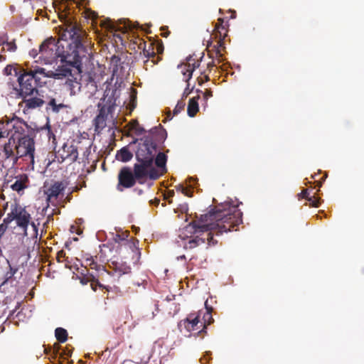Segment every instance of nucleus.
Returning <instances> with one entry per match:
<instances>
[{
    "label": "nucleus",
    "instance_id": "obj_1",
    "mask_svg": "<svg viewBox=\"0 0 364 364\" xmlns=\"http://www.w3.org/2000/svg\"><path fill=\"white\" fill-rule=\"evenodd\" d=\"M63 13L59 14V18L63 24L60 26L61 32L60 33V40L64 41H70L67 46L70 47L68 51L63 50L60 48V41H56L53 37L46 39L39 46L40 56L38 60L43 62L45 64H52L58 58L60 61L65 63L66 65L70 68L74 75L80 76L82 72V55H85L86 48L82 44V39L85 33L80 29L79 26L73 22V16L69 9V6L73 3L77 5L75 0H63Z\"/></svg>",
    "mask_w": 364,
    "mask_h": 364
},
{
    "label": "nucleus",
    "instance_id": "obj_2",
    "mask_svg": "<svg viewBox=\"0 0 364 364\" xmlns=\"http://www.w3.org/2000/svg\"><path fill=\"white\" fill-rule=\"evenodd\" d=\"M136 163L133 171L139 183H144L147 178L156 180L167 171V156L164 152L156 154L155 143L149 137L138 144L135 153Z\"/></svg>",
    "mask_w": 364,
    "mask_h": 364
},
{
    "label": "nucleus",
    "instance_id": "obj_3",
    "mask_svg": "<svg viewBox=\"0 0 364 364\" xmlns=\"http://www.w3.org/2000/svg\"><path fill=\"white\" fill-rule=\"evenodd\" d=\"M200 216L202 222L207 223L210 230L215 232L216 235L237 231L242 223V213L238 205H231L228 202L215 206Z\"/></svg>",
    "mask_w": 364,
    "mask_h": 364
},
{
    "label": "nucleus",
    "instance_id": "obj_4",
    "mask_svg": "<svg viewBox=\"0 0 364 364\" xmlns=\"http://www.w3.org/2000/svg\"><path fill=\"white\" fill-rule=\"evenodd\" d=\"M180 237L183 240V247L185 250H193L202 245L206 247L214 246L217 240L213 238V233L208 228V225L202 222L201 216L188 224L182 230Z\"/></svg>",
    "mask_w": 364,
    "mask_h": 364
},
{
    "label": "nucleus",
    "instance_id": "obj_5",
    "mask_svg": "<svg viewBox=\"0 0 364 364\" xmlns=\"http://www.w3.org/2000/svg\"><path fill=\"white\" fill-rule=\"evenodd\" d=\"M73 76L72 70L70 68H64L62 73H55L52 70L46 73L45 68H37L35 70H31L27 71L23 68L21 73L17 77V82L19 85V89L13 86L14 91H38V87H41L43 84L46 83L45 81L42 80V76L43 78L46 77H53L60 78V76Z\"/></svg>",
    "mask_w": 364,
    "mask_h": 364
},
{
    "label": "nucleus",
    "instance_id": "obj_6",
    "mask_svg": "<svg viewBox=\"0 0 364 364\" xmlns=\"http://www.w3.org/2000/svg\"><path fill=\"white\" fill-rule=\"evenodd\" d=\"M31 215L26 207L16 203L11 207V212L6 217V223H11L15 220L17 227L23 231V236L33 241V245L38 242V225L31 220Z\"/></svg>",
    "mask_w": 364,
    "mask_h": 364
},
{
    "label": "nucleus",
    "instance_id": "obj_7",
    "mask_svg": "<svg viewBox=\"0 0 364 364\" xmlns=\"http://www.w3.org/2000/svg\"><path fill=\"white\" fill-rule=\"evenodd\" d=\"M124 65L126 67L128 66V63L122 61L119 57L113 55L111 58L109 68L112 70V76L110 78L107 77V80L103 82L100 90L103 91H121L122 90L126 89L127 83L124 82L122 77H119V75H124V70L125 69ZM128 84L129 87L127 88V90L136 91L132 87L130 83Z\"/></svg>",
    "mask_w": 364,
    "mask_h": 364
},
{
    "label": "nucleus",
    "instance_id": "obj_8",
    "mask_svg": "<svg viewBox=\"0 0 364 364\" xmlns=\"http://www.w3.org/2000/svg\"><path fill=\"white\" fill-rule=\"evenodd\" d=\"M17 143H16V151L17 157L16 161H18L20 158L27 157L29 159V166L31 170L34 169L35 164V141L29 134L23 135L21 137H16Z\"/></svg>",
    "mask_w": 364,
    "mask_h": 364
},
{
    "label": "nucleus",
    "instance_id": "obj_9",
    "mask_svg": "<svg viewBox=\"0 0 364 364\" xmlns=\"http://www.w3.org/2000/svg\"><path fill=\"white\" fill-rule=\"evenodd\" d=\"M67 188V183L63 181H50L46 182L43 186V193L46 196V200L49 205L56 206L58 199L64 196V191Z\"/></svg>",
    "mask_w": 364,
    "mask_h": 364
},
{
    "label": "nucleus",
    "instance_id": "obj_10",
    "mask_svg": "<svg viewBox=\"0 0 364 364\" xmlns=\"http://www.w3.org/2000/svg\"><path fill=\"white\" fill-rule=\"evenodd\" d=\"M228 24H224L223 18H219L213 31V33L211 34V38L215 39L216 41V43L213 44V41H210V42H212L213 53L215 54L216 57L219 60H220V58L222 56V51L225 50L224 40L228 36Z\"/></svg>",
    "mask_w": 364,
    "mask_h": 364
},
{
    "label": "nucleus",
    "instance_id": "obj_11",
    "mask_svg": "<svg viewBox=\"0 0 364 364\" xmlns=\"http://www.w3.org/2000/svg\"><path fill=\"white\" fill-rule=\"evenodd\" d=\"M136 181L137 178L135 176L134 171H132L129 166H124L118 173L117 189L122 191L123 188H132L136 184Z\"/></svg>",
    "mask_w": 364,
    "mask_h": 364
},
{
    "label": "nucleus",
    "instance_id": "obj_12",
    "mask_svg": "<svg viewBox=\"0 0 364 364\" xmlns=\"http://www.w3.org/2000/svg\"><path fill=\"white\" fill-rule=\"evenodd\" d=\"M203 311H198L197 312L189 314L186 318L180 322V325L183 326L188 332L196 331V334L203 338L205 334L198 333V331L203 328V326H200V317Z\"/></svg>",
    "mask_w": 364,
    "mask_h": 364
},
{
    "label": "nucleus",
    "instance_id": "obj_13",
    "mask_svg": "<svg viewBox=\"0 0 364 364\" xmlns=\"http://www.w3.org/2000/svg\"><path fill=\"white\" fill-rule=\"evenodd\" d=\"M207 49H208V55L209 58L210 59V61H209L206 63V67H207L206 70H204L201 73V76H200L198 78L199 85H201L204 82V80H205V81L209 80L208 75L207 73L208 70L209 72H210L213 68H217L218 64L220 63L222 61L224 60V58H223V55H224L223 52L224 51H222V56L220 58V60H219L216 57L215 53L213 54V53H214V52H213V47H212V42H208Z\"/></svg>",
    "mask_w": 364,
    "mask_h": 364
},
{
    "label": "nucleus",
    "instance_id": "obj_14",
    "mask_svg": "<svg viewBox=\"0 0 364 364\" xmlns=\"http://www.w3.org/2000/svg\"><path fill=\"white\" fill-rule=\"evenodd\" d=\"M116 92H104L103 97L101 98L98 104L100 109H104L107 114H110V117L113 120V111L117 106L116 101L117 97L115 96Z\"/></svg>",
    "mask_w": 364,
    "mask_h": 364
},
{
    "label": "nucleus",
    "instance_id": "obj_15",
    "mask_svg": "<svg viewBox=\"0 0 364 364\" xmlns=\"http://www.w3.org/2000/svg\"><path fill=\"white\" fill-rule=\"evenodd\" d=\"M58 154L62 161L67 160L69 163L72 164L77 159V148L74 144H64L62 148L58 151Z\"/></svg>",
    "mask_w": 364,
    "mask_h": 364
},
{
    "label": "nucleus",
    "instance_id": "obj_16",
    "mask_svg": "<svg viewBox=\"0 0 364 364\" xmlns=\"http://www.w3.org/2000/svg\"><path fill=\"white\" fill-rule=\"evenodd\" d=\"M213 307L208 306V300L205 302V309H201L203 313L200 317V326H203L200 331H198V334H206V328L208 325H210L214 322V319L212 316Z\"/></svg>",
    "mask_w": 364,
    "mask_h": 364
},
{
    "label": "nucleus",
    "instance_id": "obj_17",
    "mask_svg": "<svg viewBox=\"0 0 364 364\" xmlns=\"http://www.w3.org/2000/svg\"><path fill=\"white\" fill-rule=\"evenodd\" d=\"M16 147V140H14V136H11L9 139L8 142L4 144L3 149L5 159H11L12 161L13 165L18 162V161H16L15 159V158L17 157Z\"/></svg>",
    "mask_w": 364,
    "mask_h": 364
},
{
    "label": "nucleus",
    "instance_id": "obj_18",
    "mask_svg": "<svg viewBox=\"0 0 364 364\" xmlns=\"http://www.w3.org/2000/svg\"><path fill=\"white\" fill-rule=\"evenodd\" d=\"M151 138L154 143H155L157 147V143H163L166 137V131L161 126L156 127L151 129L150 133L148 136H145L143 139H141L140 142H142L146 138Z\"/></svg>",
    "mask_w": 364,
    "mask_h": 364
},
{
    "label": "nucleus",
    "instance_id": "obj_19",
    "mask_svg": "<svg viewBox=\"0 0 364 364\" xmlns=\"http://www.w3.org/2000/svg\"><path fill=\"white\" fill-rule=\"evenodd\" d=\"M191 61V60H188ZM196 68L195 64H191L188 62V64L182 65L180 66L181 72L183 74V80L187 82L186 87L184 91H193L194 87L190 88V80L191 79L193 72Z\"/></svg>",
    "mask_w": 364,
    "mask_h": 364
},
{
    "label": "nucleus",
    "instance_id": "obj_20",
    "mask_svg": "<svg viewBox=\"0 0 364 364\" xmlns=\"http://www.w3.org/2000/svg\"><path fill=\"white\" fill-rule=\"evenodd\" d=\"M12 121L14 122L12 129L14 133L11 136L14 137V140L16 139V137H21L26 135V131L28 129L27 123L20 118L13 119Z\"/></svg>",
    "mask_w": 364,
    "mask_h": 364
},
{
    "label": "nucleus",
    "instance_id": "obj_21",
    "mask_svg": "<svg viewBox=\"0 0 364 364\" xmlns=\"http://www.w3.org/2000/svg\"><path fill=\"white\" fill-rule=\"evenodd\" d=\"M29 182V178L26 174H19L15 177V181L11 185V188L20 193L28 187Z\"/></svg>",
    "mask_w": 364,
    "mask_h": 364
},
{
    "label": "nucleus",
    "instance_id": "obj_22",
    "mask_svg": "<svg viewBox=\"0 0 364 364\" xmlns=\"http://www.w3.org/2000/svg\"><path fill=\"white\" fill-rule=\"evenodd\" d=\"M109 115H110V114H107L104 109H99V114L96 116L93 122L96 132H101V131L107 127V121Z\"/></svg>",
    "mask_w": 364,
    "mask_h": 364
},
{
    "label": "nucleus",
    "instance_id": "obj_23",
    "mask_svg": "<svg viewBox=\"0 0 364 364\" xmlns=\"http://www.w3.org/2000/svg\"><path fill=\"white\" fill-rule=\"evenodd\" d=\"M115 272H119L120 274H128L131 272V267L127 264V262L122 260H111L109 264Z\"/></svg>",
    "mask_w": 364,
    "mask_h": 364
},
{
    "label": "nucleus",
    "instance_id": "obj_24",
    "mask_svg": "<svg viewBox=\"0 0 364 364\" xmlns=\"http://www.w3.org/2000/svg\"><path fill=\"white\" fill-rule=\"evenodd\" d=\"M23 102L25 104V107L28 109H36L41 107L44 104V101L41 98L37 97L24 99Z\"/></svg>",
    "mask_w": 364,
    "mask_h": 364
},
{
    "label": "nucleus",
    "instance_id": "obj_25",
    "mask_svg": "<svg viewBox=\"0 0 364 364\" xmlns=\"http://www.w3.org/2000/svg\"><path fill=\"white\" fill-rule=\"evenodd\" d=\"M199 99V96L193 97L189 100L188 107H187V113L188 115L191 117H193L199 110L198 100Z\"/></svg>",
    "mask_w": 364,
    "mask_h": 364
},
{
    "label": "nucleus",
    "instance_id": "obj_26",
    "mask_svg": "<svg viewBox=\"0 0 364 364\" xmlns=\"http://www.w3.org/2000/svg\"><path fill=\"white\" fill-rule=\"evenodd\" d=\"M116 157L119 161L128 162L132 159L133 154L127 146H124L117 151Z\"/></svg>",
    "mask_w": 364,
    "mask_h": 364
},
{
    "label": "nucleus",
    "instance_id": "obj_27",
    "mask_svg": "<svg viewBox=\"0 0 364 364\" xmlns=\"http://www.w3.org/2000/svg\"><path fill=\"white\" fill-rule=\"evenodd\" d=\"M63 102L64 100L55 97L50 99L48 105L52 107V109L54 112H58L60 109L68 107L67 105H65Z\"/></svg>",
    "mask_w": 364,
    "mask_h": 364
},
{
    "label": "nucleus",
    "instance_id": "obj_28",
    "mask_svg": "<svg viewBox=\"0 0 364 364\" xmlns=\"http://www.w3.org/2000/svg\"><path fill=\"white\" fill-rule=\"evenodd\" d=\"M84 265L85 268L89 267L92 269H95L96 271H100L101 269H103V267L98 264L92 257L85 258L84 260Z\"/></svg>",
    "mask_w": 364,
    "mask_h": 364
},
{
    "label": "nucleus",
    "instance_id": "obj_29",
    "mask_svg": "<svg viewBox=\"0 0 364 364\" xmlns=\"http://www.w3.org/2000/svg\"><path fill=\"white\" fill-rule=\"evenodd\" d=\"M22 69L23 68H21L14 67L12 65H7L4 68L3 73L5 75L7 76L12 75L13 74H14L15 76L18 77L20 73H21Z\"/></svg>",
    "mask_w": 364,
    "mask_h": 364
},
{
    "label": "nucleus",
    "instance_id": "obj_30",
    "mask_svg": "<svg viewBox=\"0 0 364 364\" xmlns=\"http://www.w3.org/2000/svg\"><path fill=\"white\" fill-rule=\"evenodd\" d=\"M55 336L60 343H65L68 339L67 331L60 327H58L55 330Z\"/></svg>",
    "mask_w": 364,
    "mask_h": 364
},
{
    "label": "nucleus",
    "instance_id": "obj_31",
    "mask_svg": "<svg viewBox=\"0 0 364 364\" xmlns=\"http://www.w3.org/2000/svg\"><path fill=\"white\" fill-rule=\"evenodd\" d=\"M191 92L183 93L182 99L179 100L173 109V115H176L180 113L185 107L186 103L184 99H186Z\"/></svg>",
    "mask_w": 364,
    "mask_h": 364
},
{
    "label": "nucleus",
    "instance_id": "obj_32",
    "mask_svg": "<svg viewBox=\"0 0 364 364\" xmlns=\"http://www.w3.org/2000/svg\"><path fill=\"white\" fill-rule=\"evenodd\" d=\"M137 92H130L129 95V101L127 106V108L130 110V112H132L137 105V97H136Z\"/></svg>",
    "mask_w": 364,
    "mask_h": 364
},
{
    "label": "nucleus",
    "instance_id": "obj_33",
    "mask_svg": "<svg viewBox=\"0 0 364 364\" xmlns=\"http://www.w3.org/2000/svg\"><path fill=\"white\" fill-rule=\"evenodd\" d=\"M41 130H44L46 132V135H47L49 141L50 139H52L53 144H55V141H56L55 136L53 134V132H52L50 126L48 124H46L45 127H42Z\"/></svg>",
    "mask_w": 364,
    "mask_h": 364
},
{
    "label": "nucleus",
    "instance_id": "obj_34",
    "mask_svg": "<svg viewBox=\"0 0 364 364\" xmlns=\"http://www.w3.org/2000/svg\"><path fill=\"white\" fill-rule=\"evenodd\" d=\"M6 46V50L7 51H9V52H14L17 49V46L16 44L15 43L14 41H12V42H8L7 41H6L5 44ZM2 50L4 51L5 50V48L4 47L2 48Z\"/></svg>",
    "mask_w": 364,
    "mask_h": 364
},
{
    "label": "nucleus",
    "instance_id": "obj_35",
    "mask_svg": "<svg viewBox=\"0 0 364 364\" xmlns=\"http://www.w3.org/2000/svg\"><path fill=\"white\" fill-rule=\"evenodd\" d=\"M142 46H144L143 47V52H144V55L145 56H146L148 58H150V57L155 58L156 57V54H155V53L154 51L149 52V50H146V48H145L146 43L145 42L140 43V44L139 46V48H141Z\"/></svg>",
    "mask_w": 364,
    "mask_h": 364
},
{
    "label": "nucleus",
    "instance_id": "obj_36",
    "mask_svg": "<svg viewBox=\"0 0 364 364\" xmlns=\"http://www.w3.org/2000/svg\"><path fill=\"white\" fill-rule=\"evenodd\" d=\"M77 77H75V80L68 79L66 82V83L70 86V90H74L75 88H77L78 90L80 89V83L77 81Z\"/></svg>",
    "mask_w": 364,
    "mask_h": 364
},
{
    "label": "nucleus",
    "instance_id": "obj_37",
    "mask_svg": "<svg viewBox=\"0 0 364 364\" xmlns=\"http://www.w3.org/2000/svg\"><path fill=\"white\" fill-rule=\"evenodd\" d=\"M307 200L310 203V205L312 207L317 208L320 205V198L314 196H310Z\"/></svg>",
    "mask_w": 364,
    "mask_h": 364
},
{
    "label": "nucleus",
    "instance_id": "obj_38",
    "mask_svg": "<svg viewBox=\"0 0 364 364\" xmlns=\"http://www.w3.org/2000/svg\"><path fill=\"white\" fill-rule=\"evenodd\" d=\"M91 277H92V279H91V284H90V286H91V288L93 291H96L97 290V287H104L97 280H96L94 277V276H92L91 274Z\"/></svg>",
    "mask_w": 364,
    "mask_h": 364
},
{
    "label": "nucleus",
    "instance_id": "obj_39",
    "mask_svg": "<svg viewBox=\"0 0 364 364\" xmlns=\"http://www.w3.org/2000/svg\"><path fill=\"white\" fill-rule=\"evenodd\" d=\"M65 252L63 250H60L57 253L56 259L58 262H63L66 260Z\"/></svg>",
    "mask_w": 364,
    "mask_h": 364
},
{
    "label": "nucleus",
    "instance_id": "obj_40",
    "mask_svg": "<svg viewBox=\"0 0 364 364\" xmlns=\"http://www.w3.org/2000/svg\"><path fill=\"white\" fill-rule=\"evenodd\" d=\"M10 223H6V218L4 219L3 223L0 225V235H3L7 230L8 225Z\"/></svg>",
    "mask_w": 364,
    "mask_h": 364
},
{
    "label": "nucleus",
    "instance_id": "obj_41",
    "mask_svg": "<svg viewBox=\"0 0 364 364\" xmlns=\"http://www.w3.org/2000/svg\"><path fill=\"white\" fill-rule=\"evenodd\" d=\"M82 274L83 275V277L80 279V282L82 284H87L89 282H91V279H92L91 275L87 276V274H85L84 273H82Z\"/></svg>",
    "mask_w": 364,
    "mask_h": 364
},
{
    "label": "nucleus",
    "instance_id": "obj_42",
    "mask_svg": "<svg viewBox=\"0 0 364 364\" xmlns=\"http://www.w3.org/2000/svg\"><path fill=\"white\" fill-rule=\"evenodd\" d=\"M132 125V129H136L139 133H141L142 132L144 131V129L139 127V124L136 120L133 121Z\"/></svg>",
    "mask_w": 364,
    "mask_h": 364
},
{
    "label": "nucleus",
    "instance_id": "obj_43",
    "mask_svg": "<svg viewBox=\"0 0 364 364\" xmlns=\"http://www.w3.org/2000/svg\"><path fill=\"white\" fill-rule=\"evenodd\" d=\"M299 197H301L303 198H305L306 200L309 199V198L310 197L309 196V190L308 189H304L299 194Z\"/></svg>",
    "mask_w": 364,
    "mask_h": 364
},
{
    "label": "nucleus",
    "instance_id": "obj_44",
    "mask_svg": "<svg viewBox=\"0 0 364 364\" xmlns=\"http://www.w3.org/2000/svg\"><path fill=\"white\" fill-rule=\"evenodd\" d=\"M161 31H162L161 35L164 38H167L170 34V31L168 30V26H162L161 28Z\"/></svg>",
    "mask_w": 364,
    "mask_h": 364
},
{
    "label": "nucleus",
    "instance_id": "obj_45",
    "mask_svg": "<svg viewBox=\"0 0 364 364\" xmlns=\"http://www.w3.org/2000/svg\"><path fill=\"white\" fill-rule=\"evenodd\" d=\"M7 40L8 36L6 33L0 34V46L4 45Z\"/></svg>",
    "mask_w": 364,
    "mask_h": 364
},
{
    "label": "nucleus",
    "instance_id": "obj_46",
    "mask_svg": "<svg viewBox=\"0 0 364 364\" xmlns=\"http://www.w3.org/2000/svg\"><path fill=\"white\" fill-rule=\"evenodd\" d=\"M30 55L32 56L33 58H36L38 55L40 56V51H39V48L38 49H32L31 51H30Z\"/></svg>",
    "mask_w": 364,
    "mask_h": 364
},
{
    "label": "nucleus",
    "instance_id": "obj_47",
    "mask_svg": "<svg viewBox=\"0 0 364 364\" xmlns=\"http://www.w3.org/2000/svg\"><path fill=\"white\" fill-rule=\"evenodd\" d=\"M7 263L9 264V277H14V275L16 274L17 269L11 267L9 260H7Z\"/></svg>",
    "mask_w": 364,
    "mask_h": 364
},
{
    "label": "nucleus",
    "instance_id": "obj_48",
    "mask_svg": "<svg viewBox=\"0 0 364 364\" xmlns=\"http://www.w3.org/2000/svg\"><path fill=\"white\" fill-rule=\"evenodd\" d=\"M181 193L186 196H188V197H191L192 196V194H193V192L191 189H188V188L186 187H184V191H181Z\"/></svg>",
    "mask_w": 364,
    "mask_h": 364
},
{
    "label": "nucleus",
    "instance_id": "obj_49",
    "mask_svg": "<svg viewBox=\"0 0 364 364\" xmlns=\"http://www.w3.org/2000/svg\"><path fill=\"white\" fill-rule=\"evenodd\" d=\"M156 50H157L158 53H161L163 52V50H164V46H163L162 43H161L160 44L157 45Z\"/></svg>",
    "mask_w": 364,
    "mask_h": 364
},
{
    "label": "nucleus",
    "instance_id": "obj_50",
    "mask_svg": "<svg viewBox=\"0 0 364 364\" xmlns=\"http://www.w3.org/2000/svg\"><path fill=\"white\" fill-rule=\"evenodd\" d=\"M184 187L182 184H179L176 187V189L177 191H184Z\"/></svg>",
    "mask_w": 364,
    "mask_h": 364
},
{
    "label": "nucleus",
    "instance_id": "obj_51",
    "mask_svg": "<svg viewBox=\"0 0 364 364\" xmlns=\"http://www.w3.org/2000/svg\"><path fill=\"white\" fill-rule=\"evenodd\" d=\"M33 92H18V94H19V95H21V97H26L28 95H31L33 94Z\"/></svg>",
    "mask_w": 364,
    "mask_h": 364
},
{
    "label": "nucleus",
    "instance_id": "obj_52",
    "mask_svg": "<svg viewBox=\"0 0 364 364\" xmlns=\"http://www.w3.org/2000/svg\"><path fill=\"white\" fill-rule=\"evenodd\" d=\"M13 277H9V271L6 273L5 274V280L4 282H3V284L6 283L9 279H10L11 278H12Z\"/></svg>",
    "mask_w": 364,
    "mask_h": 364
},
{
    "label": "nucleus",
    "instance_id": "obj_53",
    "mask_svg": "<svg viewBox=\"0 0 364 364\" xmlns=\"http://www.w3.org/2000/svg\"><path fill=\"white\" fill-rule=\"evenodd\" d=\"M166 117L168 119H172V115H171V111L168 110L166 113Z\"/></svg>",
    "mask_w": 364,
    "mask_h": 364
},
{
    "label": "nucleus",
    "instance_id": "obj_54",
    "mask_svg": "<svg viewBox=\"0 0 364 364\" xmlns=\"http://www.w3.org/2000/svg\"><path fill=\"white\" fill-rule=\"evenodd\" d=\"M6 60V56L0 54V62L4 61Z\"/></svg>",
    "mask_w": 364,
    "mask_h": 364
},
{
    "label": "nucleus",
    "instance_id": "obj_55",
    "mask_svg": "<svg viewBox=\"0 0 364 364\" xmlns=\"http://www.w3.org/2000/svg\"><path fill=\"white\" fill-rule=\"evenodd\" d=\"M203 61V58H201V59H200V62H199V63H194L193 64H195L196 68V67H199V66H200V64H201V63H202Z\"/></svg>",
    "mask_w": 364,
    "mask_h": 364
},
{
    "label": "nucleus",
    "instance_id": "obj_56",
    "mask_svg": "<svg viewBox=\"0 0 364 364\" xmlns=\"http://www.w3.org/2000/svg\"><path fill=\"white\" fill-rule=\"evenodd\" d=\"M203 61V58H201V59H200V62H199V63H194L193 64H195L196 68V67H199V66H200V64H201V63H202Z\"/></svg>",
    "mask_w": 364,
    "mask_h": 364
},
{
    "label": "nucleus",
    "instance_id": "obj_57",
    "mask_svg": "<svg viewBox=\"0 0 364 364\" xmlns=\"http://www.w3.org/2000/svg\"><path fill=\"white\" fill-rule=\"evenodd\" d=\"M204 94L205 95V97H211L212 96V92H204Z\"/></svg>",
    "mask_w": 364,
    "mask_h": 364
},
{
    "label": "nucleus",
    "instance_id": "obj_58",
    "mask_svg": "<svg viewBox=\"0 0 364 364\" xmlns=\"http://www.w3.org/2000/svg\"><path fill=\"white\" fill-rule=\"evenodd\" d=\"M173 194H174L173 191H170V192L168 193V196H173Z\"/></svg>",
    "mask_w": 364,
    "mask_h": 364
},
{
    "label": "nucleus",
    "instance_id": "obj_59",
    "mask_svg": "<svg viewBox=\"0 0 364 364\" xmlns=\"http://www.w3.org/2000/svg\"><path fill=\"white\" fill-rule=\"evenodd\" d=\"M64 354H65V355H68V356H70V355H71V353H70V351H68V353L64 352Z\"/></svg>",
    "mask_w": 364,
    "mask_h": 364
},
{
    "label": "nucleus",
    "instance_id": "obj_60",
    "mask_svg": "<svg viewBox=\"0 0 364 364\" xmlns=\"http://www.w3.org/2000/svg\"><path fill=\"white\" fill-rule=\"evenodd\" d=\"M55 346L58 347L57 350H56V353H58V350H59V344H55Z\"/></svg>",
    "mask_w": 364,
    "mask_h": 364
},
{
    "label": "nucleus",
    "instance_id": "obj_61",
    "mask_svg": "<svg viewBox=\"0 0 364 364\" xmlns=\"http://www.w3.org/2000/svg\"><path fill=\"white\" fill-rule=\"evenodd\" d=\"M180 258L181 259H186V257H185V255H183V256H181Z\"/></svg>",
    "mask_w": 364,
    "mask_h": 364
},
{
    "label": "nucleus",
    "instance_id": "obj_62",
    "mask_svg": "<svg viewBox=\"0 0 364 364\" xmlns=\"http://www.w3.org/2000/svg\"><path fill=\"white\" fill-rule=\"evenodd\" d=\"M4 137L3 133L0 132V138Z\"/></svg>",
    "mask_w": 364,
    "mask_h": 364
},
{
    "label": "nucleus",
    "instance_id": "obj_63",
    "mask_svg": "<svg viewBox=\"0 0 364 364\" xmlns=\"http://www.w3.org/2000/svg\"><path fill=\"white\" fill-rule=\"evenodd\" d=\"M205 92H208V91H210V90H209L208 88H205Z\"/></svg>",
    "mask_w": 364,
    "mask_h": 364
},
{
    "label": "nucleus",
    "instance_id": "obj_64",
    "mask_svg": "<svg viewBox=\"0 0 364 364\" xmlns=\"http://www.w3.org/2000/svg\"><path fill=\"white\" fill-rule=\"evenodd\" d=\"M195 91L198 92L200 91L199 89H196Z\"/></svg>",
    "mask_w": 364,
    "mask_h": 364
}]
</instances>
